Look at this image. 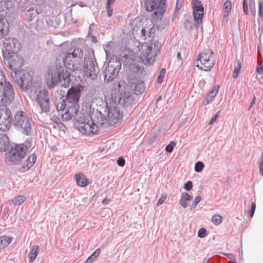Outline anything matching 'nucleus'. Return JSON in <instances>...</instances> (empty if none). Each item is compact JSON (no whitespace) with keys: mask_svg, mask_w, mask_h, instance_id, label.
<instances>
[{"mask_svg":"<svg viewBox=\"0 0 263 263\" xmlns=\"http://www.w3.org/2000/svg\"><path fill=\"white\" fill-rule=\"evenodd\" d=\"M204 167V164L201 161H198L195 165V171L196 172H200Z\"/></svg>","mask_w":263,"mask_h":263,"instance_id":"nucleus-40","label":"nucleus"},{"mask_svg":"<svg viewBox=\"0 0 263 263\" xmlns=\"http://www.w3.org/2000/svg\"><path fill=\"white\" fill-rule=\"evenodd\" d=\"M259 173L263 176V152L258 164Z\"/></svg>","mask_w":263,"mask_h":263,"instance_id":"nucleus-43","label":"nucleus"},{"mask_svg":"<svg viewBox=\"0 0 263 263\" xmlns=\"http://www.w3.org/2000/svg\"><path fill=\"white\" fill-rule=\"evenodd\" d=\"M109 200L107 198H105L103 200L102 202L103 204H108L109 203Z\"/></svg>","mask_w":263,"mask_h":263,"instance_id":"nucleus-63","label":"nucleus"},{"mask_svg":"<svg viewBox=\"0 0 263 263\" xmlns=\"http://www.w3.org/2000/svg\"><path fill=\"white\" fill-rule=\"evenodd\" d=\"M201 196H198L196 197V198H195L194 200L193 201V202L192 203L191 210H193L196 207L197 205L201 201Z\"/></svg>","mask_w":263,"mask_h":263,"instance_id":"nucleus-42","label":"nucleus"},{"mask_svg":"<svg viewBox=\"0 0 263 263\" xmlns=\"http://www.w3.org/2000/svg\"><path fill=\"white\" fill-rule=\"evenodd\" d=\"M115 0H107V5L110 6L115 2Z\"/></svg>","mask_w":263,"mask_h":263,"instance_id":"nucleus-62","label":"nucleus"},{"mask_svg":"<svg viewBox=\"0 0 263 263\" xmlns=\"http://www.w3.org/2000/svg\"><path fill=\"white\" fill-rule=\"evenodd\" d=\"M123 113L121 112L117 106L107 107V120L108 125L114 126L122 120Z\"/></svg>","mask_w":263,"mask_h":263,"instance_id":"nucleus-16","label":"nucleus"},{"mask_svg":"<svg viewBox=\"0 0 263 263\" xmlns=\"http://www.w3.org/2000/svg\"><path fill=\"white\" fill-rule=\"evenodd\" d=\"M257 71L260 74L263 73V65H259L257 68Z\"/></svg>","mask_w":263,"mask_h":263,"instance_id":"nucleus-55","label":"nucleus"},{"mask_svg":"<svg viewBox=\"0 0 263 263\" xmlns=\"http://www.w3.org/2000/svg\"><path fill=\"white\" fill-rule=\"evenodd\" d=\"M101 252L100 249H97L93 253L90 255L85 262V263H92L94 260L99 255Z\"/></svg>","mask_w":263,"mask_h":263,"instance_id":"nucleus-36","label":"nucleus"},{"mask_svg":"<svg viewBox=\"0 0 263 263\" xmlns=\"http://www.w3.org/2000/svg\"><path fill=\"white\" fill-rule=\"evenodd\" d=\"M81 92L79 88L71 87L67 93L65 100L69 104L70 107L78 106V109H79L78 102L80 97Z\"/></svg>","mask_w":263,"mask_h":263,"instance_id":"nucleus-18","label":"nucleus"},{"mask_svg":"<svg viewBox=\"0 0 263 263\" xmlns=\"http://www.w3.org/2000/svg\"><path fill=\"white\" fill-rule=\"evenodd\" d=\"M161 47V43L157 41L151 45H143L142 51L139 54V58L144 63L151 64L154 62L157 53L160 51Z\"/></svg>","mask_w":263,"mask_h":263,"instance_id":"nucleus-2","label":"nucleus"},{"mask_svg":"<svg viewBox=\"0 0 263 263\" xmlns=\"http://www.w3.org/2000/svg\"><path fill=\"white\" fill-rule=\"evenodd\" d=\"M181 198L186 201H189L192 199L191 195L187 193H182Z\"/></svg>","mask_w":263,"mask_h":263,"instance_id":"nucleus-47","label":"nucleus"},{"mask_svg":"<svg viewBox=\"0 0 263 263\" xmlns=\"http://www.w3.org/2000/svg\"><path fill=\"white\" fill-rule=\"evenodd\" d=\"M39 246H33L31 249L30 253L29 254V261L32 262L36 258V256L39 254Z\"/></svg>","mask_w":263,"mask_h":263,"instance_id":"nucleus-30","label":"nucleus"},{"mask_svg":"<svg viewBox=\"0 0 263 263\" xmlns=\"http://www.w3.org/2000/svg\"><path fill=\"white\" fill-rule=\"evenodd\" d=\"M206 235V230L205 229L201 228L198 232V236L200 238H204Z\"/></svg>","mask_w":263,"mask_h":263,"instance_id":"nucleus-44","label":"nucleus"},{"mask_svg":"<svg viewBox=\"0 0 263 263\" xmlns=\"http://www.w3.org/2000/svg\"><path fill=\"white\" fill-rule=\"evenodd\" d=\"M155 31L154 24L151 20H146L145 22H143L142 27L137 24L134 27V32L137 34H140V36L143 39H145L147 37H153Z\"/></svg>","mask_w":263,"mask_h":263,"instance_id":"nucleus-11","label":"nucleus"},{"mask_svg":"<svg viewBox=\"0 0 263 263\" xmlns=\"http://www.w3.org/2000/svg\"><path fill=\"white\" fill-rule=\"evenodd\" d=\"M225 255H227L231 259H235V257L234 255L232 254L228 253V254H225Z\"/></svg>","mask_w":263,"mask_h":263,"instance_id":"nucleus-61","label":"nucleus"},{"mask_svg":"<svg viewBox=\"0 0 263 263\" xmlns=\"http://www.w3.org/2000/svg\"><path fill=\"white\" fill-rule=\"evenodd\" d=\"M176 145L175 142L172 141L168 144L165 148V150L168 153H172L173 151L174 147Z\"/></svg>","mask_w":263,"mask_h":263,"instance_id":"nucleus-41","label":"nucleus"},{"mask_svg":"<svg viewBox=\"0 0 263 263\" xmlns=\"http://www.w3.org/2000/svg\"><path fill=\"white\" fill-rule=\"evenodd\" d=\"M133 102L132 96L129 92H125L121 95L119 99V104L123 107H130Z\"/></svg>","mask_w":263,"mask_h":263,"instance_id":"nucleus-24","label":"nucleus"},{"mask_svg":"<svg viewBox=\"0 0 263 263\" xmlns=\"http://www.w3.org/2000/svg\"><path fill=\"white\" fill-rule=\"evenodd\" d=\"M9 139L4 134H0V151L5 152L9 148Z\"/></svg>","mask_w":263,"mask_h":263,"instance_id":"nucleus-27","label":"nucleus"},{"mask_svg":"<svg viewBox=\"0 0 263 263\" xmlns=\"http://www.w3.org/2000/svg\"><path fill=\"white\" fill-rule=\"evenodd\" d=\"M27 150V147L23 144L16 145L7 154L6 158L8 161L17 164L24 157Z\"/></svg>","mask_w":263,"mask_h":263,"instance_id":"nucleus-7","label":"nucleus"},{"mask_svg":"<svg viewBox=\"0 0 263 263\" xmlns=\"http://www.w3.org/2000/svg\"><path fill=\"white\" fill-rule=\"evenodd\" d=\"M12 9L10 1H1L0 2V17L4 18L10 17Z\"/></svg>","mask_w":263,"mask_h":263,"instance_id":"nucleus-22","label":"nucleus"},{"mask_svg":"<svg viewBox=\"0 0 263 263\" xmlns=\"http://www.w3.org/2000/svg\"><path fill=\"white\" fill-rule=\"evenodd\" d=\"M91 122L92 125H95L98 128L109 127L108 121L106 117L100 111L96 110L95 112L92 113L91 116Z\"/></svg>","mask_w":263,"mask_h":263,"instance_id":"nucleus-19","label":"nucleus"},{"mask_svg":"<svg viewBox=\"0 0 263 263\" xmlns=\"http://www.w3.org/2000/svg\"><path fill=\"white\" fill-rule=\"evenodd\" d=\"M3 46L5 49L2 50L3 56H4V52L8 54L17 52L20 49L21 43L15 38L8 37L5 39Z\"/></svg>","mask_w":263,"mask_h":263,"instance_id":"nucleus-13","label":"nucleus"},{"mask_svg":"<svg viewBox=\"0 0 263 263\" xmlns=\"http://www.w3.org/2000/svg\"><path fill=\"white\" fill-rule=\"evenodd\" d=\"M63 56L57 58L55 64L49 69L47 83L49 88H52L57 84L65 88L68 87L70 82V72L62 66L71 70L75 71L79 69L83 57L82 49L77 47L70 49L62 53Z\"/></svg>","mask_w":263,"mask_h":263,"instance_id":"nucleus-1","label":"nucleus"},{"mask_svg":"<svg viewBox=\"0 0 263 263\" xmlns=\"http://www.w3.org/2000/svg\"><path fill=\"white\" fill-rule=\"evenodd\" d=\"M84 70L87 75L92 79L96 80L99 72V68L93 56L85 57L84 61Z\"/></svg>","mask_w":263,"mask_h":263,"instance_id":"nucleus-10","label":"nucleus"},{"mask_svg":"<svg viewBox=\"0 0 263 263\" xmlns=\"http://www.w3.org/2000/svg\"><path fill=\"white\" fill-rule=\"evenodd\" d=\"M12 238L7 236L0 237V249L7 247L11 242Z\"/></svg>","mask_w":263,"mask_h":263,"instance_id":"nucleus-31","label":"nucleus"},{"mask_svg":"<svg viewBox=\"0 0 263 263\" xmlns=\"http://www.w3.org/2000/svg\"><path fill=\"white\" fill-rule=\"evenodd\" d=\"M8 32V23L6 18L0 17V38L5 36Z\"/></svg>","mask_w":263,"mask_h":263,"instance_id":"nucleus-25","label":"nucleus"},{"mask_svg":"<svg viewBox=\"0 0 263 263\" xmlns=\"http://www.w3.org/2000/svg\"><path fill=\"white\" fill-rule=\"evenodd\" d=\"M184 26L186 29H192L193 27V24L192 23L190 20H187L184 21Z\"/></svg>","mask_w":263,"mask_h":263,"instance_id":"nucleus-46","label":"nucleus"},{"mask_svg":"<svg viewBox=\"0 0 263 263\" xmlns=\"http://www.w3.org/2000/svg\"><path fill=\"white\" fill-rule=\"evenodd\" d=\"M166 0H146L145 5L147 11H154L155 15H163L164 11L163 7Z\"/></svg>","mask_w":263,"mask_h":263,"instance_id":"nucleus-14","label":"nucleus"},{"mask_svg":"<svg viewBox=\"0 0 263 263\" xmlns=\"http://www.w3.org/2000/svg\"><path fill=\"white\" fill-rule=\"evenodd\" d=\"M36 100L42 112H48L49 111L50 100L47 91L45 90L40 91Z\"/></svg>","mask_w":263,"mask_h":263,"instance_id":"nucleus-17","label":"nucleus"},{"mask_svg":"<svg viewBox=\"0 0 263 263\" xmlns=\"http://www.w3.org/2000/svg\"><path fill=\"white\" fill-rule=\"evenodd\" d=\"M4 61L7 66L13 71H17L21 68L24 64V59L21 55L17 52L8 54L4 53Z\"/></svg>","mask_w":263,"mask_h":263,"instance_id":"nucleus-6","label":"nucleus"},{"mask_svg":"<svg viewBox=\"0 0 263 263\" xmlns=\"http://www.w3.org/2000/svg\"><path fill=\"white\" fill-rule=\"evenodd\" d=\"M192 187L193 183L191 181H188L184 185V189L187 191H190L192 189Z\"/></svg>","mask_w":263,"mask_h":263,"instance_id":"nucleus-45","label":"nucleus"},{"mask_svg":"<svg viewBox=\"0 0 263 263\" xmlns=\"http://www.w3.org/2000/svg\"><path fill=\"white\" fill-rule=\"evenodd\" d=\"M243 10L246 14H248V7L247 4V0H243Z\"/></svg>","mask_w":263,"mask_h":263,"instance_id":"nucleus-50","label":"nucleus"},{"mask_svg":"<svg viewBox=\"0 0 263 263\" xmlns=\"http://www.w3.org/2000/svg\"><path fill=\"white\" fill-rule=\"evenodd\" d=\"M197 62H200L196 65L200 69L205 71H210L214 66L215 62L213 51L210 49H204L198 55Z\"/></svg>","mask_w":263,"mask_h":263,"instance_id":"nucleus-4","label":"nucleus"},{"mask_svg":"<svg viewBox=\"0 0 263 263\" xmlns=\"http://www.w3.org/2000/svg\"><path fill=\"white\" fill-rule=\"evenodd\" d=\"M74 179L78 185L84 187L87 186L89 183V180L86 178V176L82 173H77L74 175Z\"/></svg>","mask_w":263,"mask_h":263,"instance_id":"nucleus-26","label":"nucleus"},{"mask_svg":"<svg viewBox=\"0 0 263 263\" xmlns=\"http://www.w3.org/2000/svg\"><path fill=\"white\" fill-rule=\"evenodd\" d=\"M219 113H220V111H217L215 115H214V116L211 119V120H210V121L209 122V125H211V124H212L214 122H215L217 118L219 117Z\"/></svg>","mask_w":263,"mask_h":263,"instance_id":"nucleus-51","label":"nucleus"},{"mask_svg":"<svg viewBox=\"0 0 263 263\" xmlns=\"http://www.w3.org/2000/svg\"><path fill=\"white\" fill-rule=\"evenodd\" d=\"M211 220L215 225H219L222 222V217L218 214H215L212 216Z\"/></svg>","mask_w":263,"mask_h":263,"instance_id":"nucleus-38","label":"nucleus"},{"mask_svg":"<svg viewBox=\"0 0 263 263\" xmlns=\"http://www.w3.org/2000/svg\"><path fill=\"white\" fill-rule=\"evenodd\" d=\"M26 121H27V124L24 122L22 124V127H20L18 130L21 131L24 135L29 136L31 134L32 126L29 119H27Z\"/></svg>","mask_w":263,"mask_h":263,"instance_id":"nucleus-28","label":"nucleus"},{"mask_svg":"<svg viewBox=\"0 0 263 263\" xmlns=\"http://www.w3.org/2000/svg\"><path fill=\"white\" fill-rule=\"evenodd\" d=\"M26 199V198L24 196L19 195L16 197H15L12 199L10 200L9 202H12L14 204L20 205L25 201Z\"/></svg>","mask_w":263,"mask_h":263,"instance_id":"nucleus-35","label":"nucleus"},{"mask_svg":"<svg viewBox=\"0 0 263 263\" xmlns=\"http://www.w3.org/2000/svg\"><path fill=\"white\" fill-rule=\"evenodd\" d=\"M219 87L218 86H215L213 88V89L212 90V91H214V92L217 93Z\"/></svg>","mask_w":263,"mask_h":263,"instance_id":"nucleus-64","label":"nucleus"},{"mask_svg":"<svg viewBox=\"0 0 263 263\" xmlns=\"http://www.w3.org/2000/svg\"><path fill=\"white\" fill-rule=\"evenodd\" d=\"M192 6L193 9V14L195 21L194 26L196 28H198L202 22L203 15V7L201 2L199 0H192Z\"/></svg>","mask_w":263,"mask_h":263,"instance_id":"nucleus-15","label":"nucleus"},{"mask_svg":"<svg viewBox=\"0 0 263 263\" xmlns=\"http://www.w3.org/2000/svg\"><path fill=\"white\" fill-rule=\"evenodd\" d=\"M241 68V64L239 60H236L235 63V69L233 73V77L234 79H236L238 77V74Z\"/></svg>","mask_w":263,"mask_h":263,"instance_id":"nucleus-34","label":"nucleus"},{"mask_svg":"<svg viewBox=\"0 0 263 263\" xmlns=\"http://www.w3.org/2000/svg\"><path fill=\"white\" fill-rule=\"evenodd\" d=\"M56 106L58 110H62L64 109L66 106L68 107V106L70 105L67 102L65 99L61 98L57 101Z\"/></svg>","mask_w":263,"mask_h":263,"instance_id":"nucleus-32","label":"nucleus"},{"mask_svg":"<svg viewBox=\"0 0 263 263\" xmlns=\"http://www.w3.org/2000/svg\"><path fill=\"white\" fill-rule=\"evenodd\" d=\"M51 120L53 122L57 124H58L59 122H60V119L55 115L53 116L51 118Z\"/></svg>","mask_w":263,"mask_h":263,"instance_id":"nucleus-56","label":"nucleus"},{"mask_svg":"<svg viewBox=\"0 0 263 263\" xmlns=\"http://www.w3.org/2000/svg\"><path fill=\"white\" fill-rule=\"evenodd\" d=\"M0 93L3 94L4 97L2 99V103L3 104H10L13 100L15 94L12 85L7 79H5L1 86Z\"/></svg>","mask_w":263,"mask_h":263,"instance_id":"nucleus-12","label":"nucleus"},{"mask_svg":"<svg viewBox=\"0 0 263 263\" xmlns=\"http://www.w3.org/2000/svg\"><path fill=\"white\" fill-rule=\"evenodd\" d=\"M216 93L215 92H214V91H211L208 95L207 96L206 98H205V99H204L203 102H202V104L204 105H206L208 103L213 100V99L215 98V96H216Z\"/></svg>","mask_w":263,"mask_h":263,"instance_id":"nucleus-37","label":"nucleus"},{"mask_svg":"<svg viewBox=\"0 0 263 263\" xmlns=\"http://www.w3.org/2000/svg\"><path fill=\"white\" fill-rule=\"evenodd\" d=\"M7 104L0 105V130H8L11 125L12 115Z\"/></svg>","mask_w":263,"mask_h":263,"instance_id":"nucleus-9","label":"nucleus"},{"mask_svg":"<svg viewBox=\"0 0 263 263\" xmlns=\"http://www.w3.org/2000/svg\"><path fill=\"white\" fill-rule=\"evenodd\" d=\"M179 203L182 206L183 208H186L187 206L186 201L181 198L180 199Z\"/></svg>","mask_w":263,"mask_h":263,"instance_id":"nucleus-53","label":"nucleus"},{"mask_svg":"<svg viewBox=\"0 0 263 263\" xmlns=\"http://www.w3.org/2000/svg\"><path fill=\"white\" fill-rule=\"evenodd\" d=\"M256 209V204L255 202H252L251 204V210L249 213L250 217H253Z\"/></svg>","mask_w":263,"mask_h":263,"instance_id":"nucleus-48","label":"nucleus"},{"mask_svg":"<svg viewBox=\"0 0 263 263\" xmlns=\"http://www.w3.org/2000/svg\"><path fill=\"white\" fill-rule=\"evenodd\" d=\"M28 118L25 115L23 111H18L14 115V126L18 130L20 127H22V124L24 123L27 124L26 121Z\"/></svg>","mask_w":263,"mask_h":263,"instance_id":"nucleus-23","label":"nucleus"},{"mask_svg":"<svg viewBox=\"0 0 263 263\" xmlns=\"http://www.w3.org/2000/svg\"><path fill=\"white\" fill-rule=\"evenodd\" d=\"M79 109H78V106L75 105L74 107L68 106L67 111L62 116V120L64 121H68L72 118L77 120L79 116Z\"/></svg>","mask_w":263,"mask_h":263,"instance_id":"nucleus-21","label":"nucleus"},{"mask_svg":"<svg viewBox=\"0 0 263 263\" xmlns=\"http://www.w3.org/2000/svg\"><path fill=\"white\" fill-rule=\"evenodd\" d=\"M232 4L230 0H226L223 5V16H228L231 10Z\"/></svg>","mask_w":263,"mask_h":263,"instance_id":"nucleus-33","label":"nucleus"},{"mask_svg":"<svg viewBox=\"0 0 263 263\" xmlns=\"http://www.w3.org/2000/svg\"><path fill=\"white\" fill-rule=\"evenodd\" d=\"M165 197H161L158 201L157 205L159 206L161 205L165 200Z\"/></svg>","mask_w":263,"mask_h":263,"instance_id":"nucleus-57","label":"nucleus"},{"mask_svg":"<svg viewBox=\"0 0 263 263\" xmlns=\"http://www.w3.org/2000/svg\"><path fill=\"white\" fill-rule=\"evenodd\" d=\"M117 163L119 166L122 167L125 164V160L122 157H119L117 161Z\"/></svg>","mask_w":263,"mask_h":263,"instance_id":"nucleus-52","label":"nucleus"},{"mask_svg":"<svg viewBox=\"0 0 263 263\" xmlns=\"http://www.w3.org/2000/svg\"><path fill=\"white\" fill-rule=\"evenodd\" d=\"M11 76L22 91L27 90L32 84L31 76L27 70L13 71L11 72Z\"/></svg>","mask_w":263,"mask_h":263,"instance_id":"nucleus-3","label":"nucleus"},{"mask_svg":"<svg viewBox=\"0 0 263 263\" xmlns=\"http://www.w3.org/2000/svg\"><path fill=\"white\" fill-rule=\"evenodd\" d=\"M259 15L260 17L263 18V2L259 3Z\"/></svg>","mask_w":263,"mask_h":263,"instance_id":"nucleus-49","label":"nucleus"},{"mask_svg":"<svg viewBox=\"0 0 263 263\" xmlns=\"http://www.w3.org/2000/svg\"><path fill=\"white\" fill-rule=\"evenodd\" d=\"M255 102H256V98L254 97L253 98V100H252V102H251V103L250 104L249 110H250L251 109V108L253 107V106L255 103Z\"/></svg>","mask_w":263,"mask_h":263,"instance_id":"nucleus-60","label":"nucleus"},{"mask_svg":"<svg viewBox=\"0 0 263 263\" xmlns=\"http://www.w3.org/2000/svg\"><path fill=\"white\" fill-rule=\"evenodd\" d=\"M78 129L82 134H96L98 133V128L95 125H92L91 121L83 116H79L74 123Z\"/></svg>","mask_w":263,"mask_h":263,"instance_id":"nucleus-5","label":"nucleus"},{"mask_svg":"<svg viewBox=\"0 0 263 263\" xmlns=\"http://www.w3.org/2000/svg\"><path fill=\"white\" fill-rule=\"evenodd\" d=\"M129 83L131 88L137 95L142 93L145 89V84L143 81L141 79L137 78L132 79Z\"/></svg>","mask_w":263,"mask_h":263,"instance_id":"nucleus-20","label":"nucleus"},{"mask_svg":"<svg viewBox=\"0 0 263 263\" xmlns=\"http://www.w3.org/2000/svg\"><path fill=\"white\" fill-rule=\"evenodd\" d=\"M121 67V63L117 58L110 60L104 72L105 81L107 82L112 81L118 75Z\"/></svg>","mask_w":263,"mask_h":263,"instance_id":"nucleus-8","label":"nucleus"},{"mask_svg":"<svg viewBox=\"0 0 263 263\" xmlns=\"http://www.w3.org/2000/svg\"><path fill=\"white\" fill-rule=\"evenodd\" d=\"M133 68H135L136 69V71L137 72H142V71H143V69L141 68V67L139 66V65H137V66H135L134 67H133Z\"/></svg>","mask_w":263,"mask_h":263,"instance_id":"nucleus-58","label":"nucleus"},{"mask_svg":"<svg viewBox=\"0 0 263 263\" xmlns=\"http://www.w3.org/2000/svg\"><path fill=\"white\" fill-rule=\"evenodd\" d=\"M250 10H251V12L252 15L253 16H255V15H256V10H255V7L254 6L253 7H252L251 6Z\"/></svg>","mask_w":263,"mask_h":263,"instance_id":"nucleus-59","label":"nucleus"},{"mask_svg":"<svg viewBox=\"0 0 263 263\" xmlns=\"http://www.w3.org/2000/svg\"><path fill=\"white\" fill-rule=\"evenodd\" d=\"M36 160V156L35 154H31L27 160V164L26 166H23V167L25 170H28L34 164Z\"/></svg>","mask_w":263,"mask_h":263,"instance_id":"nucleus-29","label":"nucleus"},{"mask_svg":"<svg viewBox=\"0 0 263 263\" xmlns=\"http://www.w3.org/2000/svg\"><path fill=\"white\" fill-rule=\"evenodd\" d=\"M166 73V70L164 68L161 69L159 75L158 76L157 78V82L159 84H161L163 82V78Z\"/></svg>","mask_w":263,"mask_h":263,"instance_id":"nucleus-39","label":"nucleus"},{"mask_svg":"<svg viewBox=\"0 0 263 263\" xmlns=\"http://www.w3.org/2000/svg\"><path fill=\"white\" fill-rule=\"evenodd\" d=\"M106 11L107 13V15L108 16H110L112 14V10L110 8L109 6H108V5L106 6Z\"/></svg>","mask_w":263,"mask_h":263,"instance_id":"nucleus-54","label":"nucleus"}]
</instances>
